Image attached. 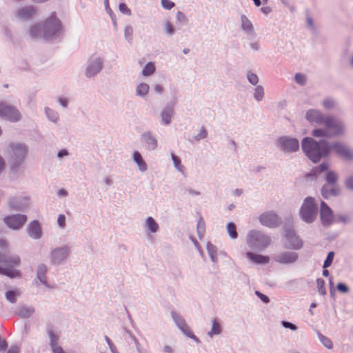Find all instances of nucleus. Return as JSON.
<instances>
[{"label":"nucleus","instance_id":"nucleus-1","mask_svg":"<svg viewBox=\"0 0 353 353\" xmlns=\"http://www.w3.org/2000/svg\"><path fill=\"white\" fill-rule=\"evenodd\" d=\"M302 149L310 160L317 163L329 155L331 145L325 140L317 142L311 137H305L302 141Z\"/></svg>","mask_w":353,"mask_h":353},{"label":"nucleus","instance_id":"nucleus-2","mask_svg":"<svg viewBox=\"0 0 353 353\" xmlns=\"http://www.w3.org/2000/svg\"><path fill=\"white\" fill-rule=\"evenodd\" d=\"M345 130V125L342 121L333 116H327L323 128L314 129L312 134L315 137L329 138L344 134Z\"/></svg>","mask_w":353,"mask_h":353},{"label":"nucleus","instance_id":"nucleus-3","mask_svg":"<svg viewBox=\"0 0 353 353\" xmlns=\"http://www.w3.org/2000/svg\"><path fill=\"white\" fill-rule=\"evenodd\" d=\"M0 263L3 264V267L0 266L1 274L10 278H20L21 276V272L14 268L19 266L21 263V259L18 255H6L0 252Z\"/></svg>","mask_w":353,"mask_h":353},{"label":"nucleus","instance_id":"nucleus-4","mask_svg":"<svg viewBox=\"0 0 353 353\" xmlns=\"http://www.w3.org/2000/svg\"><path fill=\"white\" fill-rule=\"evenodd\" d=\"M246 242L251 249L263 250L270 244L271 239L261 231L252 230L247 234Z\"/></svg>","mask_w":353,"mask_h":353},{"label":"nucleus","instance_id":"nucleus-5","mask_svg":"<svg viewBox=\"0 0 353 353\" xmlns=\"http://www.w3.org/2000/svg\"><path fill=\"white\" fill-rule=\"evenodd\" d=\"M318 208L314 198L308 196L305 199L300 209V216L301 219L307 223L314 221L316 218Z\"/></svg>","mask_w":353,"mask_h":353},{"label":"nucleus","instance_id":"nucleus-6","mask_svg":"<svg viewBox=\"0 0 353 353\" xmlns=\"http://www.w3.org/2000/svg\"><path fill=\"white\" fill-rule=\"evenodd\" d=\"M41 23L43 28V39H48L61 30V22L55 13L52 14Z\"/></svg>","mask_w":353,"mask_h":353},{"label":"nucleus","instance_id":"nucleus-7","mask_svg":"<svg viewBox=\"0 0 353 353\" xmlns=\"http://www.w3.org/2000/svg\"><path fill=\"white\" fill-rule=\"evenodd\" d=\"M338 176L336 174L332 171L327 172L325 179L327 184L323 185L321 190L322 196L325 199H327L330 196H336L339 194L340 190L336 183Z\"/></svg>","mask_w":353,"mask_h":353},{"label":"nucleus","instance_id":"nucleus-8","mask_svg":"<svg viewBox=\"0 0 353 353\" xmlns=\"http://www.w3.org/2000/svg\"><path fill=\"white\" fill-rule=\"evenodd\" d=\"M10 156L12 160V170H14L17 165L21 163L26 157L28 150L24 144L14 143L10 145Z\"/></svg>","mask_w":353,"mask_h":353},{"label":"nucleus","instance_id":"nucleus-9","mask_svg":"<svg viewBox=\"0 0 353 353\" xmlns=\"http://www.w3.org/2000/svg\"><path fill=\"white\" fill-rule=\"evenodd\" d=\"M0 117L5 118L10 121H17L21 118L19 111L8 103L0 102Z\"/></svg>","mask_w":353,"mask_h":353},{"label":"nucleus","instance_id":"nucleus-10","mask_svg":"<svg viewBox=\"0 0 353 353\" xmlns=\"http://www.w3.org/2000/svg\"><path fill=\"white\" fill-rule=\"evenodd\" d=\"M5 224L12 230H19L27 221V217L23 214H12L7 216L3 219Z\"/></svg>","mask_w":353,"mask_h":353},{"label":"nucleus","instance_id":"nucleus-11","mask_svg":"<svg viewBox=\"0 0 353 353\" xmlns=\"http://www.w3.org/2000/svg\"><path fill=\"white\" fill-rule=\"evenodd\" d=\"M278 145L283 151L290 152L299 149V141L295 138L282 137L278 140Z\"/></svg>","mask_w":353,"mask_h":353},{"label":"nucleus","instance_id":"nucleus-12","mask_svg":"<svg viewBox=\"0 0 353 353\" xmlns=\"http://www.w3.org/2000/svg\"><path fill=\"white\" fill-rule=\"evenodd\" d=\"M70 248L67 246L55 248L50 253V261L53 265L63 263L70 254Z\"/></svg>","mask_w":353,"mask_h":353},{"label":"nucleus","instance_id":"nucleus-13","mask_svg":"<svg viewBox=\"0 0 353 353\" xmlns=\"http://www.w3.org/2000/svg\"><path fill=\"white\" fill-rule=\"evenodd\" d=\"M260 223L269 228H274L278 226L281 220L276 213L272 211L265 212L259 216Z\"/></svg>","mask_w":353,"mask_h":353},{"label":"nucleus","instance_id":"nucleus-14","mask_svg":"<svg viewBox=\"0 0 353 353\" xmlns=\"http://www.w3.org/2000/svg\"><path fill=\"white\" fill-rule=\"evenodd\" d=\"M172 316L178 327L183 332L185 335L194 339L196 342H199L198 338L192 332L189 326L185 323V321L179 314L172 312Z\"/></svg>","mask_w":353,"mask_h":353},{"label":"nucleus","instance_id":"nucleus-15","mask_svg":"<svg viewBox=\"0 0 353 353\" xmlns=\"http://www.w3.org/2000/svg\"><path fill=\"white\" fill-rule=\"evenodd\" d=\"M331 150L345 160H353V150L343 143L336 142L331 145Z\"/></svg>","mask_w":353,"mask_h":353},{"label":"nucleus","instance_id":"nucleus-16","mask_svg":"<svg viewBox=\"0 0 353 353\" xmlns=\"http://www.w3.org/2000/svg\"><path fill=\"white\" fill-rule=\"evenodd\" d=\"M327 117L316 109H310L305 113L306 120L312 125H324Z\"/></svg>","mask_w":353,"mask_h":353},{"label":"nucleus","instance_id":"nucleus-17","mask_svg":"<svg viewBox=\"0 0 353 353\" xmlns=\"http://www.w3.org/2000/svg\"><path fill=\"white\" fill-rule=\"evenodd\" d=\"M320 217L321 223L324 226H329L334 221L333 212L324 201L321 203Z\"/></svg>","mask_w":353,"mask_h":353},{"label":"nucleus","instance_id":"nucleus-18","mask_svg":"<svg viewBox=\"0 0 353 353\" xmlns=\"http://www.w3.org/2000/svg\"><path fill=\"white\" fill-rule=\"evenodd\" d=\"M285 239L288 243V245H286L288 248L299 250L303 246L301 240L296 235L293 230L289 229L286 230Z\"/></svg>","mask_w":353,"mask_h":353},{"label":"nucleus","instance_id":"nucleus-19","mask_svg":"<svg viewBox=\"0 0 353 353\" xmlns=\"http://www.w3.org/2000/svg\"><path fill=\"white\" fill-rule=\"evenodd\" d=\"M298 256V254L294 252H283L275 256L274 259L280 263L289 264L296 261Z\"/></svg>","mask_w":353,"mask_h":353},{"label":"nucleus","instance_id":"nucleus-20","mask_svg":"<svg viewBox=\"0 0 353 353\" xmlns=\"http://www.w3.org/2000/svg\"><path fill=\"white\" fill-rule=\"evenodd\" d=\"M37 13V9L32 6L22 7L17 10V17L23 20L32 18Z\"/></svg>","mask_w":353,"mask_h":353},{"label":"nucleus","instance_id":"nucleus-21","mask_svg":"<svg viewBox=\"0 0 353 353\" xmlns=\"http://www.w3.org/2000/svg\"><path fill=\"white\" fill-rule=\"evenodd\" d=\"M103 65V60L101 57H92L90 63V76L96 75L99 73Z\"/></svg>","mask_w":353,"mask_h":353},{"label":"nucleus","instance_id":"nucleus-22","mask_svg":"<svg viewBox=\"0 0 353 353\" xmlns=\"http://www.w3.org/2000/svg\"><path fill=\"white\" fill-rule=\"evenodd\" d=\"M28 233L33 239H39L41 236V226L37 221H32L28 228Z\"/></svg>","mask_w":353,"mask_h":353},{"label":"nucleus","instance_id":"nucleus-23","mask_svg":"<svg viewBox=\"0 0 353 353\" xmlns=\"http://www.w3.org/2000/svg\"><path fill=\"white\" fill-rule=\"evenodd\" d=\"M142 141L146 144L148 150H153L157 147V141L150 132H145L141 137Z\"/></svg>","mask_w":353,"mask_h":353},{"label":"nucleus","instance_id":"nucleus-24","mask_svg":"<svg viewBox=\"0 0 353 353\" xmlns=\"http://www.w3.org/2000/svg\"><path fill=\"white\" fill-rule=\"evenodd\" d=\"M245 256L252 262L257 264H266L269 262L270 259L268 256L254 254L248 252L245 254Z\"/></svg>","mask_w":353,"mask_h":353},{"label":"nucleus","instance_id":"nucleus-25","mask_svg":"<svg viewBox=\"0 0 353 353\" xmlns=\"http://www.w3.org/2000/svg\"><path fill=\"white\" fill-rule=\"evenodd\" d=\"M30 36L33 39H43V28L41 23L34 24L29 28Z\"/></svg>","mask_w":353,"mask_h":353},{"label":"nucleus","instance_id":"nucleus-26","mask_svg":"<svg viewBox=\"0 0 353 353\" xmlns=\"http://www.w3.org/2000/svg\"><path fill=\"white\" fill-rule=\"evenodd\" d=\"M133 160L137 164L141 172H145L147 170V165L140 152H134L133 154Z\"/></svg>","mask_w":353,"mask_h":353},{"label":"nucleus","instance_id":"nucleus-27","mask_svg":"<svg viewBox=\"0 0 353 353\" xmlns=\"http://www.w3.org/2000/svg\"><path fill=\"white\" fill-rule=\"evenodd\" d=\"M241 20L242 29L248 33H252L253 32V26L252 22L245 15H241Z\"/></svg>","mask_w":353,"mask_h":353},{"label":"nucleus","instance_id":"nucleus-28","mask_svg":"<svg viewBox=\"0 0 353 353\" xmlns=\"http://www.w3.org/2000/svg\"><path fill=\"white\" fill-rule=\"evenodd\" d=\"M34 312V310L26 306H21L18 308L17 314L21 317L27 318L30 316Z\"/></svg>","mask_w":353,"mask_h":353},{"label":"nucleus","instance_id":"nucleus-29","mask_svg":"<svg viewBox=\"0 0 353 353\" xmlns=\"http://www.w3.org/2000/svg\"><path fill=\"white\" fill-rule=\"evenodd\" d=\"M329 165L327 162H323L320 165L312 169L311 172L309 174L308 176H316L319 173L323 172L328 170Z\"/></svg>","mask_w":353,"mask_h":353},{"label":"nucleus","instance_id":"nucleus-30","mask_svg":"<svg viewBox=\"0 0 353 353\" xmlns=\"http://www.w3.org/2000/svg\"><path fill=\"white\" fill-rule=\"evenodd\" d=\"M173 112V109L171 108H167L163 111L161 114V117L162 121L163 122L164 124L167 125L170 123V120L172 117Z\"/></svg>","mask_w":353,"mask_h":353},{"label":"nucleus","instance_id":"nucleus-31","mask_svg":"<svg viewBox=\"0 0 353 353\" xmlns=\"http://www.w3.org/2000/svg\"><path fill=\"white\" fill-rule=\"evenodd\" d=\"M145 226L152 232H157L159 230V225L152 217H148L145 222Z\"/></svg>","mask_w":353,"mask_h":353},{"label":"nucleus","instance_id":"nucleus-32","mask_svg":"<svg viewBox=\"0 0 353 353\" xmlns=\"http://www.w3.org/2000/svg\"><path fill=\"white\" fill-rule=\"evenodd\" d=\"M323 106L326 110H332L337 108V102L332 98H326L323 101Z\"/></svg>","mask_w":353,"mask_h":353},{"label":"nucleus","instance_id":"nucleus-33","mask_svg":"<svg viewBox=\"0 0 353 353\" xmlns=\"http://www.w3.org/2000/svg\"><path fill=\"white\" fill-rule=\"evenodd\" d=\"M319 339L321 343L327 349L331 350L333 347L332 341L327 336L323 335L321 333L318 334Z\"/></svg>","mask_w":353,"mask_h":353},{"label":"nucleus","instance_id":"nucleus-34","mask_svg":"<svg viewBox=\"0 0 353 353\" xmlns=\"http://www.w3.org/2000/svg\"><path fill=\"white\" fill-rule=\"evenodd\" d=\"M227 232L232 239H236L238 237V233L236 232V227L234 223H228Z\"/></svg>","mask_w":353,"mask_h":353},{"label":"nucleus","instance_id":"nucleus-35","mask_svg":"<svg viewBox=\"0 0 353 353\" xmlns=\"http://www.w3.org/2000/svg\"><path fill=\"white\" fill-rule=\"evenodd\" d=\"M47 271L46 266L45 265H41L39 266L37 270V276L41 283L46 284L45 274Z\"/></svg>","mask_w":353,"mask_h":353},{"label":"nucleus","instance_id":"nucleus-36","mask_svg":"<svg viewBox=\"0 0 353 353\" xmlns=\"http://www.w3.org/2000/svg\"><path fill=\"white\" fill-rule=\"evenodd\" d=\"M207 250L208 254L212 261L215 262L216 261V248L214 245H213L210 243H208L207 244Z\"/></svg>","mask_w":353,"mask_h":353},{"label":"nucleus","instance_id":"nucleus-37","mask_svg":"<svg viewBox=\"0 0 353 353\" xmlns=\"http://www.w3.org/2000/svg\"><path fill=\"white\" fill-rule=\"evenodd\" d=\"M149 90V85L146 83H140L137 88V94L139 96H145Z\"/></svg>","mask_w":353,"mask_h":353},{"label":"nucleus","instance_id":"nucleus-38","mask_svg":"<svg viewBox=\"0 0 353 353\" xmlns=\"http://www.w3.org/2000/svg\"><path fill=\"white\" fill-rule=\"evenodd\" d=\"M221 332V329L219 323L216 320H214L212 322V329L208 332V335L212 336L214 334H219Z\"/></svg>","mask_w":353,"mask_h":353},{"label":"nucleus","instance_id":"nucleus-39","mask_svg":"<svg viewBox=\"0 0 353 353\" xmlns=\"http://www.w3.org/2000/svg\"><path fill=\"white\" fill-rule=\"evenodd\" d=\"M155 71V65L152 62H149L146 64L143 70V74L144 76H149Z\"/></svg>","mask_w":353,"mask_h":353},{"label":"nucleus","instance_id":"nucleus-40","mask_svg":"<svg viewBox=\"0 0 353 353\" xmlns=\"http://www.w3.org/2000/svg\"><path fill=\"white\" fill-rule=\"evenodd\" d=\"M264 96V90L262 86L258 85L255 90L254 93V97L256 100L260 101L263 99Z\"/></svg>","mask_w":353,"mask_h":353},{"label":"nucleus","instance_id":"nucleus-41","mask_svg":"<svg viewBox=\"0 0 353 353\" xmlns=\"http://www.w3.org/2000/svg\"><path fill=\"white\" fill-rule=\"evenodd\" d=\"M316 284H317L319 293L321 295H325L326 294V289H325L324 280L322 279H318L316 280Z\"/></svg>","mask_w":353,"mask_h":353},{"label":"nucleus","instance_id":"nucleus-42","mask_svg":"<svg viewBox=\"0 0 353 353\" xmlns=\"http://www.w3.org/2000/svg\"><path fill=\"white\" fill-rule=\"evenodd\" d=\"M172 159L174 165V167L181 173H184V167L181 164L180 159L174 154H172Z\"/></svg>","mask_w":353,"mask_h":353},{"label":"nucleus","instance_id":"nucleus-43","mask_svg":"<svg viewBox=\"0 0 353 353\" xmlns=\"http://www.w3.org/2000/svg\"><path fill=\"white\" fill-rule=\"evenodd\" d=\"M19 294V291H13L10 290L6 292V299L11 302V303H15L17 296Z\"/></svg>","mask_w":353,"mask_h":353},{"label":"nucleus","instance_id":"nucleus-44","mask_svg":"<svg viewBox=\"0 0 353 353\" xmlns=\"http://www.w3.org/2000/svg\"><path fill=\"white\" fill-rule=\"evenodd\" d=\"M294 80L299 85H304L306 83V76L301 73H297L294 76Z\"/></svg>","mask_w":353,"mask_h":353},{"label":"nucleus","instance_id":"nucleus-45","mask_svg":"<svg viewBox=\"0 0 353 353\" xmlns=\"http://www.w3.org/2000/svg\"><path fill=\"white\" fill-rule=\"evenodd\" d=\"M334 256V253L333 252H330L327 256L325 261H324L323 268H327L330 267L333 261Z\"/></svg>","mask_w":353,"mask_h":353},{"label":"nucleus","instance_id":"nucleus-46","mask_svg":"<svg viewBox=\"0 0 353 353\" xmlns=\"http://www.w3.org/2000/svg\"><path fill=\"white\" fill-rule=\"evenodd\" d=\"M133 35V28L132 26H128L125 28V37L128 41H131Z\"/></svg>","mask_w":353,"mask_h":353},{"label":"nucleus","instance_id":"nucleus-47","mask_svg":"<svg viewBox=\"0 0 353 353\" xmlns=\"http://www.w3.org/2000/svg\"><path fill=\"white\" fill-rule=\"evenodd\" d=\"M248 79L250 83L252 85H256L259 81L258 77L256 74H254L251 72H248L247 74Z\"/></svg>","mask_w":353,"mask_h":353},{"label":"nucleus","instance_id":"nucleus-48","mask_svg":"<svg viewBox=\"0 0 353 353\" xmlns=\"http://www.w3.org/2000/svg\"><path fill=\"white\" fill-rule=\"evenodd\" d=\"M197 232L200 238L204 235L205 232V223L202 220H200L197 225Z\"/></svg>","mask_w":353,"mask_h":353},{"label":"nucleus","instance_id":"nucleus-49","mask_svg":"<svg viewBox=\"0 0 353 353\" xmlns=\"http://www.w3.org/2000/svg\"><path fill=\"white\" fill-rule=\"evenodd\" d=\"M46 114L48 117L54 122H56L59 119L57 114L50 109L46 110Z\"/></svg>","mask_w":353,"mask_h":353},{"label":"nucleus","instance_id":"nucleus-50","mask_svg":"<svg viewBox=\"0 0 353 353\" xmlns=\"http://www.w3.org/2000/svg\"><path fill=\"white\" fill-rule=\"evenodd\" d=\"M119 10L123 14H127L128 16L131 15V10L128 8V6L124 3H121L119 4Z\"/></svg>","mask_w":353,"mask_h":353},{"label":"nucleus","instance_id":"nucleus-51","mask_svg":"<svg viewBox=\"0 0 353 353\" xmlns=\"http://www.w3.org/2000/svg\"><path fill=\"white\" fill-rule=\"evenodd\" d=\"M345 185L347 189L353 191V174L346 179Z\"/></svg>","mask_w":353,"mask_h":353},{"label":"nucleus","instance_id":"nucleus-52","mask_svg":"<svg viewBox=\"0 0 353 353\" xmlns=\"http://www.w3.org/2000/svg\"><path fill=\"white\" fill-rule=\"evenodd\" d=\"M161 4L162 6L167 10H170L174 6V3L170 0H161Z\"/></svg>","mask_w":353,"mask_h":353},{"label":"nucleus","instance_id":"nucleus-53","mask_svg":"<svg viewBox=\"0 0 353 353\" xmlns=\"http://www.w3.org/2000/svg\"><path fill=\"white\" fill-rule=\"evenodd\" d=\"M57 223L59 226L63 228L65 225V216L64 214H59L57 218Z\"/></svg>","mask_w":353,"mask_h":353},{"label":"nucleus","instance_id":"nucleus-54","mask_svg":"<svg viewBox=\"0 0 353 353\" xmlns=\"http://www.w3.org/2000/svg\"><path fill=\"white\" fill-rule=\"evenodd\" d=\"M105 341H107L109 347H110V349L111 350V352L112 353H119L117 350V347H115V345L113 344V343L112 342V341L110 340V339L108 336H105Z\"/></svg>","mask_w":353,"mask_h":353},{"label":"nucleus","instance_id":"nucleus-55","mask_svg":"<svg viewBox=\"0 0 353 353\" xmlns=\"http://www.w3.org/2000/svg\"><path fill=\"white\" fill-rule=\"evenodd\" d=\"M51 346H52V351H53L54 353H65L61 347H60V346L57 345V344H55L53 341L51 343Z\"/></svg>","mask_w":353,"mask_h":353},{"label":"nucleus","instance_id":"nucleus-56","mask_svg":"<svg viewBox=\"0 0 353 353\" xmlns=\"http://www.w3.org/2000/svg\"><path fill=\"white\" fill-rule=\"evenodd\" d=\"M176 19L179 22L181 23H185L187 22V19L185 16L181 12H178L176 13Z\"/></svg>","mask_w":353,"mask_h":353},{"label":"nucleus","instance_id":"nucleus-57","mask_svg":"<svg viewBox=\"0 0 353 353\" xmlns=\"http://www.w3.org/2000/svg\"><path fill=\"white\" fill-rule=\"evenodd\" d=\"M337 290L343 293H347L349 292V288L344 283H340L337 285Z\"/></svg>","mask_w":353,"mask_h":353},{"label":"nucleus","instance_id":"nucleus-58","mask_svg":"<svg viewBox=\"0 0 353 353\" xmlns=\"http://www.w3.org/2000/svg\"><path fill=\"white\" fill-rule=\"evenodd\" d=\"M282 325H283V327H285V328H289L292 330H297V327L290 323V322H288V321H282Z\"/></svg>","mask_w":353,"mask_h":353},{"label":"nucleus","instance_id":"nucleus-59","mask_svg":"<svg viewBox=\"0 0 353 353\" xmlns=\"http://www.w3.org/2000/svg\"><path fill=\"white\" fill-rule=\"evenodd\" d=\"M256 295H257V296H258L261 299V301H263L264 303H269L270 299H269V298H268L267 296L264 295L263 294H262V293H261V292H258V291H256Z\"/></svg>","mask_w":353,"mask_h":353},{"label":"nucleus","instance_id":"nucleus-60","mask_svg":"<svg viewBox=\"0 0 353 353\" xmlns=\"http://www.w3.org/2000/svg\"><path fill=\"white\" fill-rule=\"evenodd\" d=\"M207 136V131L204 128H202L200 133L196 137V140L205 138Z\"/></svg>","mask_w":353,"mask_h":353},{"label":"nucleus","instance_id":"nucleus-61","mask_svg":"<svg viewBox=\"0 0 353 353\" xmlns=\"http://www.w3.org/2000/svg\"><path fill=\"white\" fill-rule=\"evenodd\" d=\"M165 29H166V31L168 34H172L174 33V29H173V27L172 26V24L169 22H168L166 24H165Z\"/></svg>","mask_w":353,"mask_h":353},{"label":"nucleus","instance_id":"nucleus-62","mask_svg":"<svg viewBox=\"0 0 353 353\" xmlns=\"http://www.w3.org/2000/svg\"><path fill=\"white\" fill-rule=\"evenodd\" d=\"M19 348L17 346H12L8 351V353H19Z\"/></svg>","mask_w":353,"mask_h":353},{"label":"nucleus","instance_id":"nucleus-63","mask_svg":"<svg viewBox=\"0 0 353 353\" xmlns=\"http://www.w3.org/2000/svg\"><path fill=\"white\" fill-rule=\"evenodd\" d=\"M250 46L254 50H259L260 48V44L258 42L251 43Z\"/></svg>","mask_w":353,"mask_h":353},{"label":"nucleus","instance_id":"nucleus-64","mask_svg":"<svg viewBox=\"0 0 353 353\" xmlns=\"http://www.w3.org/2000/svg\"><path fill=\"white\" fill-rule=\"evenodd\" d=\"M59 103L63 107H66L68 105V100L65 98H60Z\"/></svg>","mask_w":353,"mask_h":353}]
</instances>
